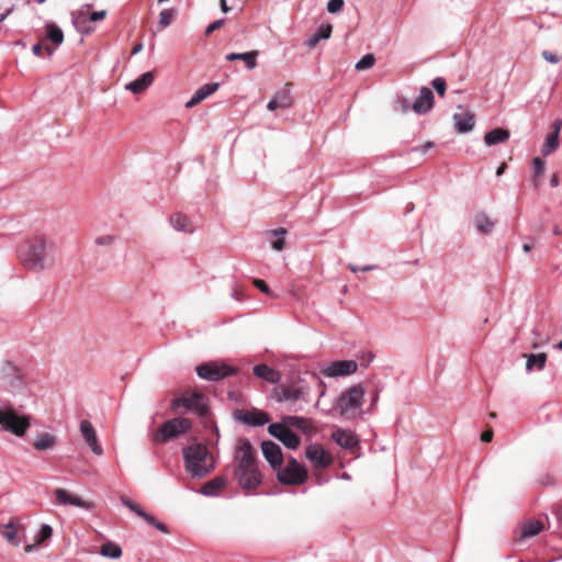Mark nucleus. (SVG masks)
<instances>
[{
  "mask_svg": "<svg viewBox=\"0 0 562 562\" xmlns=\"http://www.w3.org/2000/svg\"><path fill=\"white\" fill-rule=\"evenodd\" d=\"M56 254V243L43 236L25 243L19 250L22 263L34 271L53 269L57 260Z\"/></svg>",
  "mask_w": 562,
  "mask_h": 562,
  "instance_id": "f257e3e1",
  "label": "nucleus"
},
{
  "mask_svg": "<svg viewBox=\"0 0 562 562\" xmlns=\"http://www.w3.org/2000/svg\"><path fill=\"white\" fill-rule=\"evenodd\" d=\"M234 474L243 490H255L261 483V474L257 467L256 452L247 439H240L234 457Z\"/></svg>",
  "mask_w": 562,
  "mask_h": 562,
  "instance_id": "f03ea898",
  "label": "nucleus"
},
{
  "mask_svg": "<svg viewBox=\"0 0 562 562\" xmlns=\"http://www.w3.org/2000/svg\"><path fill=\"white\" fill-rule=\"evenodd\" d=\"M184 470L192 477L201 480L215 469V462L207 447L201 442H193L182 450Z\"/></svg>",
  "mask_w": 562,
  "mask_h": 562,
  "instance_id": "7ed1b4c3",
  "label": "nucleus"
},
{
  "mask_svg": "<svg viewBox=\"0 0 562 562\" xmlns=\"http://www.w3.org/2000/svg\"><path fill=\"white\" fill-rule=\"evenodd\" d=\"M366 387L362 383L352 384L344 390L335 401V409L344 419H355L359 414H363Z\"/></svg>",
  "mask_w": 562,
  "mask_h": 562,
  "instance_id": "20e7f679",
  "label": "nucleus"
},
{
  "mask_svg": "<svg viewBox=\"0 0 562 562\" xmlns=\"http://www.w3.org/2000/svg\"><path fill=\"white\" fill-rule=\"evenodd\" d=\"M31 426V416L19 414L12 405L0 407V429L22 437Z\"/></svg>",
  "mask_w": 562,
  "mask_h": 562,
  "instance_id": "39448f33",
  "label": "nucleus"
},
{
  "mask_svg": "<svg viewBox=\"0 0 562 562\" xmlns=\"http://www.w3.org/2000/svg\"><path fill=\"white\" fill-rule=\"evenodd\" d=\"M191 429V422L183 417H176L167 420L161 425L159 430L156 432L154 440L158 443H164L180 435L188 432Z\"/></svg>",
  "mask_w": 562,
  "mask_h": 562,
  "instance_id": "423d86ee",
  "label": "nucleus"
},
{
  "mask_svg": "<svg viewBox=\"0 0 562 562\" xmlns=\"http://www.w3.org/2000/svg\"><path fill=\"white\" fill-rule=\"evenodd\" d=\"M195 371L200 379L213 382L223 380L237 372L233 367L217 361L202 363L196 367Z\"/></svg>",
  "mask_w": 562,
  "mask_h": 562,
  "instance_id": "0eeeda50",
  "label": "nucleus"
},
{
  "mask_svg": "<svg viewBox=\"0 0 562 562\" xmlns=\"http://www.w3.org/2000/svg\"><path fill=\"white\" fill-rule=\"evenodd\" d=\"M172 409L184 407L187 411H192L200 417H207L210 407L204 395L200 393H191L182 395L172 401Z\"/></svg>",
  "mask_w": 562,
  "mask_h": 562,
  "instance_id": "6e6552de",
  "label": "nucleus"
},
{
  "mask_svg": "<svg viewBox=\"0 0 562 562\" xmlns=\"http://www.w3.org/2000/svg\"><path fill=\"white\" fill-rule=\"evenodd\" d=\"M310 389L308 386H297L294 384H279L273 389L272 397L279 402H308Z\"/></svg>",
  "mask_w": 562,
  "mask_h": 562,
  "instance_id": "1a4fd4ad",
  "label": "nucleus"
},
{
  "mask_svg": "<svg viewBox=\"0 0 562 562\" xmlns=\"http://www.w3.org/2000/svg\"><path fill=\"white\" fill-rule=\"evenodd\" d=\"M278 480L286 485L302 484L307 480V471L295 459H291L286 465L278 472Z\"/></svg>",
  "mask_w": 562,
  "mask_h": 562,
  "instance_id": "9d476101",
  "label": "nucleus"
},
{
  "mask_svg": "<svg viewBox=\"0 0 562 562\" xmlns=\"http://www.w3.org/2000/svg\"><path fill=\"white\" fill-rule=\"evenodd\" d=\"M358 370V363L355 360H338L333 361L329 364L321 369V374L326 378H342L349 376L356 373Z\"/></svg>",
  "mask_w": 562,
  "mask_h": 562,
  "instance_id": "9b49d317",
  "label": "nucleus"
},
{
  "mask_svg": "<svg viewBox=\"0 0 562 562\" xmlns=\"http://www.w3.org/2000/svg\"><path fill=\"white\" fill-rule=\"evenodd\" d=\"M268 432L289 449H296L300 446V437L283 423L270 424L268 426Z\"/></svg>",
  "mask_w": 562,
  "mask_h": 562,
  "instance_id": "f8f14e48",
  "label": "nucleus"
},
{
  "mask_svg": "<svg viewBox=\"0 0 562 562\" xmlns=\"http://www.w3.org/2000/svg\"><path fill=\"white\" fill-rule=\"evenodd\" d=\"M121 503L127 507L131 512H133L134 514H136L138 517L143 518L146 522H148L149 525H151L153 527H155L157 530H159L160 532L162 533H166L168 535L170 531L168 529V527L156 520L151 515L147 514L146 512H144L139 505H137L136 503H134L132 499H130L128 497L126 496H121Z\"/></svg>",
  "mask_w": 562,
  "mask_h": 562,
  "instance_id": "ddd939ff",
  "label": "nucleus"
},
{
  "mask_svg": "<svg viewBox=\"0 0 562 562\" xmlns=\"http://www.w3.org/2000/svg\"><path fill=\"white\" fill-rule=\"evenodd\" d=\"M235 416L238 422L252 427L263 426L270 422L268 414L259 409L238 411Z\"/></svg>",
  "mask_w": 562,
  "mask_h": 562,
  "instance_id": "4468645a",
  "label": "nucleus"
},
{
  "mask_svg": "<svg viewBox=\"0 0 562 562\" xmlns=\"http://www.w3.org/2000/svg\"><path fill=\"white\" fill-rule=\"evenodd\" d=\"M80 432L91 451L97 456H101L103 453V448L99 443L95 429L89 420H81Z\"/></svg>",
  "mask_w": 562,
  "mask_h": 562,
  "instance_id": "2eb2a0df",
  "label": "nucleus"
},
{
  "mask_svg": "<svg viewBox=\"0 0 562 562\" xmlns=\"http://www.w3.org/2000/svg\"><path fill=\"white\" fill-rule=\"evenodd\" d=\"M261 450L265 459L273 469L282 464L283 454L279 445L271 440L262 441Z\"/></svg>",
  "mask_w": 562,
  "mask_h": 562,
  "instance_id": "dca6fc26",
  "label": "nucleus"
},
{
  "mask_svg": "<svg viewBox=\"0 0 562 562\" xmlns=\"http://www.w3.org/2000/svg\"><path fill=\"white\" fill-rule=\"evenodd\" d=\"M56 503L61 506H75L89 509L91 505L83 501L80 496L71 494L65 488L55 490Z\"/></svg>",
  "mask_w": 562,
  "mask_h": 562,
  "instance_id": "f3484780",
  "label": "nucleus"
},
{
  "mask_svg": "<svg viewBox=\"0 0 562 562\" xmlns=\"http://www.w3.org/2000/svg\"><path fill=\"white\" fill-rule=\"evenodd\" d=\"M305 456L317 468H324L331 463V457L318 445H310L306 448Z\"/></svg>",
  "mask_w": 562,
  "mask_h": 562,
  "instance_id": "a211bd4d",
  "label": "nucleus"
},
{
  "mask_svg": "<svg viewBox=\"0 0 562 562\" xmlns=\"http://www.w3.org/2000/svg\"><path fill=\"white\" fill-rule=\"evenodd\" d=\"M292 103L291 89L290 86L286 85L274 93L273 98L268 102L267 108L270 111H274L277 109H290Z\"/></svg>",
  "mask_w": 562,
  "mask_h": 562,
  "instance_id": "6ab92c4d",
  "label": "nucleus"
},
{
  "mask_svg": "<svg viewBox=\"0 0 562 562\" xmlns=\"http://www.w3.org/2000/svg\"><path fill=\"white\" fill-rule=\"evenodd\" d=\"M432 106L434 93L429 88L423 87L413 104V110L418 114H425L430 111Z\"/></svg>",
  "mask_w": 562,
  "mask_h": 562,
  "instance_id": "aec40b11",
  "label": "nucleus"
},
{
  "mask_svg": "<svg viewBox=\"0 0 562 562\" xmlns=\"http://www.w3.org/2000/svg\"><path fill=\"white\" fill-rule=\"evenodd\" d=\"M90 8L91 4H87L79 11L72 13V24L76 30L82 34H89L93 31L88 16V10Z\"/></svg>",
  "mask_w": 562,
  "mask_h": 562,
  "instance_id": "412c9836",
  "label": "nucleus"
},
{
  "mask_svg": "<svg viewBox=\"0 0 562 562\" xmlns=\"http://www.w3.org/2000/svg\"><path fill=\"white\" fill-rule=\"evenodd\" d=\"M333 440L344 449H351L358 445V438L351 430L338 428L331 434Z\"/></svg>",
  "mask_w": 562,
  "mask_h": 562,
  "instance_id": "4be33fe9",
  "label": "nucleus"
},
{
  "mask_svg": "<svg viewBox=\"0 0 562 562\" xmlns=\"http://www.w3.org/2000/svg\"><path fill=\"white\" fill-rule=\"evenodd\" d=\"M154 82V74L151 71H146L142 74L135 80L125 85V89L131 91L134 94H139L147 90Z\"/></svg>",
  "mask_w": 562,
  "mask_h": 562,
  "instance_id": "5701e85b",
  "label": "nucleus"
},
{
  "mask_svg": "<svg viewBox=\"0 0 562 562\" xmlns=\"http://www.w3.org/2000/svg\"><path fill=\"white\" fill-rule=\"evenodd\" d=\"M218 89V83L211 82L205 83L201 88H199L193 95L190 98V100L187 101L186 108L191 109L199 103H201L203 100H205L209 95L214 93Z\"/></svg>",
  "mask_w": 562,
  "mask_h": 562,
  "instance_id": "b1692460",
  "label": "nucleus"
},
{
  "mask_svg": "<svg viewBox=\"0 0 562 562\" xmlns=\"http://www.w3.org/2000/svg\"><path fill=\"white\" fill-rule=\"evenodd\" d=\"M252 371L258 379H261L272 384H278L282 379V374L280 371L270 368L267 364H257L254 367Z\"/></svg>",
  "mask_w": 562,
  "mask_h": 562,
  "instance_id": "393cba45",
  "label": "nucleus"
},
{
  "mask_svg": "<svg viewBox=\"0 0 562 562\" xmlns=\"http://www.w3.org/2000/svg\"><path fill=\"white\" fill-rule=\"evenodd\" d=\"M453 121L454 127L460 134L469 133L474 127V114L471 112L454 113Z\"/></svg>",
  "mask_w": 562,
  "mask_h": 562,
  "instance_id": "a878e982",
  "label": "nucleus"
},
{
  "mask_svg": "<svg viewBox=\"0 0 562 562\" xmlns=\"http://www.w3.org/2000/svg\"><path fill=\"white\" fill-rule=\"evenodd\" d=\"M473 225L479 234L490 235L493 232L496 222L492 220L486 213L480 212L474 216Z\"/></svg>",
  "mask_w": 562,
  "mask_h": 562,
  "instance_id": "bb28decb",
  "label": "nucleus"
},
{
  "mask_svg": "<svg viewBox=\"0 0 562 562\" xmlns=\"http://www.w3.org/2000/svg\"><path fill=\"white\" fill-rule=\"evenodd\" d=\"M169 223L172 228L177 232L192 234L195 231L193 223L189 220L188 216L176 213L170 216Z\"/></svg>",
  "mask_w": 562,
  "mask_h": 562,
  "instance_id": "cd10ccee",
  "label": "nucleus"
},
{
  "mask_svg": "<svg viewBox=\"0 0 562 562\" xmlns=\"http://www.w3.org/2000/svg\"><path fill=\"white\" fill-rule=\"evenodd\" d=\"M526 358V371L528 373L532 372L533 370L541 371L544 369L547 363V355L544 352L540 353H529L524 355Z\"/></svg>",
  "mask_w": 562,
  "mask_h": 562,
  "instance_id": "c85d7f7f",
  "label": "nucleus"
},
{
  "mask_svg": "<svg viewBox=\"0 0 562 562\" xmlns=\"http://www.w3.org/2000/svg\"><path fill=\"white\" fill-rule=\"evenodd\" d=\"M258 50H251L246 53H231L226 55V59L229 61L238 60L245 61L247 69L251 70L257 66Z\"/></svg>",
  "mask_w": 562,
  "mask_h": 562,
  "instance_id": "c756f323",
  "label": "nucleus"
},
{
  "mask_svg": "<svg viewBox=\"0 0 562 562\" xmlns=\"http://www.w3.org/2000/svg\"><path fill=\"white\" fill-rule=\"evenodd\" d=\"M282 423L288 427H295L305 434H312L314 427L308 425L307 419L301 416H284Z\"/></svg>",
  "mask_w": 562,
  "mask_h": 562,
  "instance_id": "7c9ffc66",
  "label": "nucleus"
},
{
  "mask_svg": "<svg viewBox=\"0 0 562 562\" xmlns=\"http://www.w3.org/2000/svg\"><path fill=\"white\" fill-rule=\"evenodd\" d=\"M509 138V132L504 128H494L484 136L486 146H494L506 142Z\"/></svg>",
  "mask_w": 562,
  "mask_h": 562,
  "instance_id": "2f4dec72",
  "label": "nucleus"
},
{
  "mask_svg": "<svg viewBox=\"0 0 562 562\" xmlns=\"http://www.w3.org/2000/svg\"><path fill=\"white\" fill-rule=\"evenodd\" d=\"M225 484L226 481L223 477L212 479L201 487L200 493L204 496H216Z\"/></svg>",
  "mask_w": 562,
  "mask_h": 562,
  "instance_id": "473e14b6",
  "label": "nucleus"
},
{
  "mask_svg": "<svg viewBox=\"0 0 562 562\" xmlns=\"http://www.w3.org/2000/svg\"><path fill=\"white\" fill-rule=\"evenodd\" d=\"M543 529V524L539 520H530L521 526L519 539L524 540L527 538L539 535Z\"/></svg>",
  "mask_w": 562,
  "mask_h": 562,
  "instance_id": "72a5a7b5",
  "label": "nucleus"
},
{
  "mask_svg": "<svg viewBox=\"0 0 562 562\" xmlns=\"http://www.w3.org/2000/svg\"><path fill=\"white\" fill-rule=\"evenodd\" d=\"M331 34V25L330 24H323L321 25L317 31L306 41V45L310 48L315 47L319 41L327 40L330 37Z\"/></svg>",
  "mask_w": 562,
  "mask_h": 562,
  "instance_id": "f704fd0d",
  "label": "nucleus"
},
{
  "mask_svg": "<svg viewBox=\"0 0 562 562\" xmlns=\"http://www.w3.org/2000/svg\"><path fill=\"white\" fill-rule=\"evenodd\" d=\"M8 369L13 373H15L16 371L15 367L11 366L10 363L8 364ZM23 386L24 381L18 374H13L11 378L8 379L7 387L9 392H11L13 395H16L19 392H21L23 390Z\"/></svg>",
  "mask_w": 562,
  "mask_h": 562,
  "instance_id": "c9c22d12",
  "label": "nucleus"
},
{
  "mask_svg": "<svg viewBox=\"0 0 562 562\" xmlns=\"http://www.w3.org/2000/svg\"><path fill=\"white\" fill-rule=\"evenodd\" d=\"M286 231L282 227L273 229L269 233V240L272 249L281 251L284 248V235Z\"/></svg>",
  "mask_w": 562,
  "mask_h": 562,
  "instance_id": "e433bc0d",
  "label": "nucleus"
},
{
  "mask_svg": "<svg viewBox=\"0 0 562 562\" xmlns=\"http://www.w3.org/2000/svg\"><path fill=\"white\" fill-rule=\"evenodd\" d=\"M4 530L1 532L2 537L12 546L18 547L20 539L18 538V531L14 520H10L3 526Z\"/></svg>",
  "mask_w": 562,
  "mask_h": 562,
  "instance_id": "4c0bfd02",
  "label": "nucleus"
},
{
  "mask_svg": "<svg viewBox=\"0 0 562 562\" xmlns=\"http://www.w3.org/2000/svg\"><path fill=\"white\" fill-rule=\"evenodd\" d=\"M46 35L47 38L56 46H59L64 42V33L61 29L53 22L46 24Z\"/></svg>",
  "mask_w": 562,
  "mask_h": 562,
  "instance_id": "58836bf2",
  "label": "nucleus"
},
{
  "mask_svg": "<svg viewBox=\"0 0 562 562\" xmlns=\"http://www.w3.org/2000/svg\"><path fill=\"white\" fill-rule=\"evenodd\" d=\"M100 554L109 559H119L122 555V549L116 543L106 542L101 547Z\"/></svg>",
  "mask_w": 562,
  "mask_h": 562,
  "instance_id": "ea45409f",
  "label": "nucleus"
},
{
  "mask_svg": "<svg viewBox=\"0 0 562 562\" xmlns=\"http://www.w3.org/2000/svg\"><path fill=\"white\" fill-rule=\"evenodd\" d=\"M55 445V438L49 434H41L34 441V447L37 450H47Z\"/></svg>",
  "mask_w": 562,
  "mask_h": 562,
  "instance_id": "a19ab883",
  "label": "nucleus"
},
{
  "mask_svg": "<svg viewBox=\"0 0 562 562\" xmlns=\"http://www.w3.org/2000/svg\"><path fill=\"white\" fill-rule=\"evenodd\" d=\"M532 167H533V172H535L532 183H533L535 188H538L540 186L539 177L544 171L546 162L541 158L537 157L532 160Z\"/></svg>",
  "mask_w": 562,
  "mask_h": 562,
  "instance_id": "79ce46f5",
  "label": "nucleus"
},
{
  "mask_svg": "<svg viewBox=\"0 0 562 562\" xmlns=\"http://www.w3.org/2000/svg\"><path fill=\"white\" fill-rule=\"evenodd\" d=\"M559 147V136L555 134H549L546 138V142L542 146V154L544 156L550 155L552 151H554Z\"/></svg>",
  "mask_w": 562,
  "mask_h": 562,
  "instance_id": "37998d69",
  "label": "nucleus"
},
{
  "mask_svg": "<svg viewBox=\"0 0 562 562\" xmlns=\"http://www.w3.org/2000/svg\"><path fill=\"white\" fill-rule=\"evenodd\" d=\"M175 9H164L159 14V24L162 27H168L175 20Z\"/></svg>",
  "mask_w": 562,
  "mask_h": 562,
  "instance_id": "c03bdc74",
  "label": "nucleus"
},
{
  "mask_svg": "<svg viewBox=\"0 0 562 562\" xmlns=\"http://www.w3.org/2000/svg\"><path fill=\"white\" fill-rule=\"evenodd\" d=\"M374 63L375 58L373 54H367L357 61L356 69L359 71L370 69L373 67Z\"/></svg>",
  "mask_w": 562,
  "mask_h": 562,
  "instance_id": "a18cd8bd",
  "label": "nucleus"
},
{
  "mask_svg": "<svg viewBox=\"0 0 562 562\" xmlns=\"http://www.w3.org/2000/svg\"><path fill=\"white\" fill-rule=\"evenodd\" d=\"M52 535H53V528L47 524H43L41 526L38 535L36 536L35 544H40V543L44 542L45 540L50 538Z\"/></svg>",
  "mask_w": 562,
  "mask_h": 562,
  "instance_id": "49530a36",
  "label": "nucleus"
},
{
  "mask_svg": "<svg viewBox=\"0 0 562 562\" xmlns=\"http://www.w3.org/2000/svg\"><path fill=\"white\" fill-rule=\"evenodd\" d=\"M431 86L437 91V93L439 95H445L447 86H446V81L443 78L437 77V78L432 79Z\"/></svg>",
  "mask_w": 562,
  "mask_h": 562,
  "instance_id": "de8ad7c7",
  "label": "nucleus"
},
{
  "mask_svg": "<svg viewBox=\"0 0 562 562\" xmlns=\"http://www.w3.org/2000/svg\"><path fill=\"white\" fill-rule=\"evenodd\" d=\"M344 0H329L327 2V11L329 13H338L342 10Z\"/></svg>",
  "mask_w": 562,
  "mask_h": 562,
  "instance_id": "09e8293b",
  "label": "nucleus"
},
{
  "mask_svg": "<svg viewBox=\"0 0 562 562\" xmlns=\"http://www.w3.org/2000/svg\"><path fill=\"white\" fill-rule=\"evenodd\" d=\"M254 285L267 295L274 296L273 292L269 289L263 280L255 279Z\"/></svg>",
  "mask_w": 562,
  "mask_h": 562,
  "instance_id": "8fccbe9b",
  "label": "nucleus"
},
{
  "mask_svg": "<svg viewBox=\"0 0 562 562\" xmlns=\"http://www.w3.org/2000/svg\"><path fill=\"white\" fill-rule=\"evenodd\" d=\"M541 56L543 57V59L546 61H548L550 64H558L560 61V57L550 50H543L541 53Z\"/></svg>",
  "mask_w": 562,
  "mask_h": 562,
  "instance_id": "3c124183",
  "label": "nucleus"
},
{
  "mask_svg": "<svg viewBox=\"0 0 562 562\" xmlns=\"http://www.w3.org/2000/svg\"><path fill=\"white\" fill-rule=\"evenodd\" d=\"M224 22H225L224 19H218V20L212 22L211 24H209L205 29V35H210L211 33H213L214 31L220 29L224 24Z\"/></svg>",
  "mask_w": 562,
  "mask_h": 562,
  "instance_id": "603ef678",
  "label": "nucleus"
},
{
  "mask_svg": "<svg viewBox=\"0 0 562 562\" xmlns=\"http://www.w3.org/2000/svg\"><path fill=\"white\" fill-rule=\"evenodd\" d=\"M88 16H89L90 23L102 21L106 16V11L100 10V11L92 12L91 14L88 13Z\"/></svg>",
  "mask_w": 562,
  "mask_h": 562,
  "instance_id": "864d4df0",
  "label": "nucleus"
},
{
  "mask_svg": "<svg viewBox=\"0 0 562 562\" xmlns=\"http://www.w3.org/2000/svg\"><path fill=\"white\" fill-rule=\"evenodd\" d=\"M375 267L372 266V265H368V266H363V267H358L353 263H348V269L352 272H358V271H362V272H367V271H371L373 270Z\"/></svg>",
  "mask_w": 562,
  "mask_h": 562,
  "instance_id": "5fc2aeb1",
  "label": "nucleus"
},
{
  "mask_svg": "<svg viewBox=\"0 0 562 562\" xmlns=\"http://www.w3.org/2000/svg\"><path fill=\"white\" fill-rule=\"evenodd\" d=\"M432 147H434V143L428 140V142L424 143L422 146L413 148L412 151H416V153L418 151V153L425 154Z\"/></svg>",
  "mask_w": 562,
  "mask_h": 562,
  "instance_id": "6e6d98bb",
  "label": "nucleus"
},
{
  "mask_svg": "<svg viewBox=\"0 0 562 562\" xmlns=\"http://www.w3.org/2000/svg\"><path fill=\"white\" fill-rule=\"evenodd\" d=\"M379 397H380V394H379V392H378V391H376V392H374V393L371 395V398H370V406H369V408H368V411H367L368 413H371V412L375 408V406H376V404H378V402H379Z\"/></svg>",
  "mask_w": 562,
  "mask_h": 562,
  "instance_id": "4d7b16f0",
  "label": "nucleus"
},
{
  "mask_svg": "<svg viewBox=\"0 0 562 562\" xmlns=\"http://www.w3.org/2000/svg\"><path fill=\"white\" fill-rule=\"evenodd\" d=\"M561 127H562V121L560 119H557L552 125H551V128H552V132L551 134H555L557 136H559L560 134V131H561Z\"/></svg>",
  "mask_w": 562,
  "mask_h": 562,
  "instance_id": "13d9d810",
  "label": "nucleus"
},
{
  "mask_svg": "<svg viewBox=\"0 0 562 562\" xmlns=\"http://www.w3.org/2000/svg\"><path fill=\"white\" fill-rule=\"evenodd\" d=\"M112 241H113V237H112V236H110V235H108V236H102V237H98V238L95 239V243H97L98 245H102V246H103V245H110V244H112Z\"/></svg>",
  "mask_w": 562,
  "mask_h": 562,
  "instance_id": "bf43d9fd",
  "label": "nucleus"
},
{
  "mask_svg": "<svg viewBox=\"0 0 562 562\" xmlns=\"http://www.w3.org/2000/svg\"><path fill=\"white\" fill-rule=\"evenodd\" d=\"M493 438V431L492 430H485L481 435V440L484 442H490Z\"/></svg>",
  "mask_w": 562,
  "mask_h": 562,
  "instance_id": "052dcab7",
  "label": "nucleus"
},
{
  "mask_svg": "<svg viewBox=\"0 0 562 562\" xmlns=\"http://www.w3.org/2000/svg\"><path fill=\"white\" fill-rule=\"evenodd\" d=\"M42 50H43V46L42 44L37 43V44H34L33 47H32V52L35 56H41L42 54Z\"/></svg>",
  "mask_w": 562,
  "mask_h": 562,
  "instance_id": "680f3d73",
  "label": "nucleus"
},
{
  "mask_svg": "<svg viewBox=\"0 0 562 562\" xmlns=\"http://www.w3.org/2000/svg\"><path fill=\"white\" fill-rule=\"evenodd\" d=\"M550 186L552 188H557L559 186V177L557 173H553V176L550 179Z\"/></svg>",
  "mask_w": 562,
  "mask_h": 562,
  "instance_id": "e2e57ef3",
  "label": "nucleus"
},
{
  "mask_svg": "<svg viewBox=\"0 0 562 562\" xmlns=\"http://www.w3.org/2000/svg\"><path fill=\"white\" fill-rule=\"evenodd\" d=\"M142 50H143V44L138 43L134 46V48L132 50V55H136V54L140 53Z\"/></svg>",
  "mask_w": 562,
  "mask_h": 562,
  "instance_id": "0e129e2a",
  "label": "nucleus"
},
{
  "mask_svg": "<svg viewBox=\"0 0 562 562\" xmlns=\"http://www.w3.org/2000/svg\"><path fill=\"white\" fill-rule=\"evenodd\" d=\"M220 4H221V10L224 13H227L229 11V8L227 7L226 0H220Z\"/></svg>",
  "mask_w": 562,
  "mask_h": 562,
  "instance_id": "69168bd1",
  "label": "nucleus"
},
{
  "mask_svg": "<svg viewBox=\"0 0 562 562\" xmlns=\"http://www.w3.org/2000/svg\"><path fill=\"white\" fill-rule=\"evenodd\" d=\"M532 247H533L532 244H524L522 245V250H524V252L528 254V252L531 251Z\"/></svg>",
  "mask_w": 562,
  "mask_h": 562,
  "instance_id": "338daca9",
  "label": "nucleus"
},
{
  "mask_svg": "<svg viewBox=\"0 0 562 562\" xmlns=\"http://www.w3.org/2000/svg\"><path fill=\"white\" fill-rule=\"evenodd\" d=\"M504 170H505V165L499 166V167L497 168V170H496V175H497V176H501V175L504 172Z\"/></svg>",
  "mask_w": 562,
  "mask_h": 562,
  "instance_id": "774afa93",
  "label": "nucleus"
}]
</instances>
